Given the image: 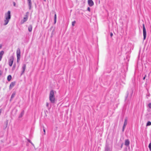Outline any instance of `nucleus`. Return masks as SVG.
Wrapping results in <instances>:
<instances>
[{"label":"nucleus","mask_w":151,"mask_h":151,"mask_svg":"<svg viewBox=\"0 0 151 151\" xmlns=\"http://www.w3.org/2000/svg\"><path fill=\"white\" fill-rule=\"evenodd\" d=\"M7 124H7V123L6 124V126H7Z\"/></svg>","instance_id":"34"},{"label":"nucleus","mask_w":151,"mask_h":151,"mask_svg":"<svg viewBox=\"0 0 151 151\" xmlns=\"http://www.w3.org/2000/svg\"><path fill=\"white\" fill-rule=\"evenodd\" d=\"M148 147L150 149V150L151 151V142H150L149 145Z\"/></svg>","instance_id":"21"},{"label":"nucleus","mask_w":151,"mask_h":151,"mask_svg":"<svg viewBox=\"0 0 151 151\" xmlns=\"http://www.w3.org/2000/svg\"><path fill=\"white\" fill-rule=\"evenodd\" d=\"M3 71L2 70H0V77L1 76L3 73Z\"/></svg>","instance_id":"23"},{"label":"nucleus","mask_w":151,"mask_h":151,"mask_svg":"<svg viewBox=\"0 0 151 151\" xmlns=\"http://www.w3.org/2000/svg\"><path fill=\"white\" fill-rule=\"evenodd\" d=\"M22 71L21 75H22L23 73H24L25 70L26 69V65L25 64H24L22 67Z\"/></svg>","instance_id":"6"},{"label":"nucleus","mask_w":151,"mask_h":151,"mask_svg":"<svg viewBox=\"0 0 151 151\" xmlns=\"http://www.w3.org/2000/svg\"><path fill=\"white\" fill-rule=\"evenodd\" d=\"M2 46V45H0V49L1 48Z\"/></svg>","instance_id":"32"},{"label":"nucleus","mask_w":151,"mask_h":151,"mask_svg":"<svg viewBox=\"0 0 151 151\" xmlns=\"http://www.w3.org/2000/svg\"><path fill=\"white\" fill-rule=\"evenodd\" d=\"M44 1H46V0H44Z\"/></svg>","instance_id":"36"},{"label":"nucleus","mask_w":151,"mask_h":151,"mask_svg":"<svg viewBox=\"0 0 151 151\" xmlns=\"http://www.w3.org/2000/svg\"><path fill=\"white\" fill-rule=\"evenodd\" d=\"M13 5L14 6H16V3L15 2H13Z\"/></svg>","instance_id":"27"},{"label":"nucleus","mask_w":151,"mask_h":151,"mask_svg":"<svg viewBox=\"0 0 151 151\" xmlns=\"http://www.w3.org/2000/svg\"><path fill=\"white\" fill-rule=\"evenodd\" d=\"M4 53V52L3 51H1L0 52V61L1 60Z\"/></svg>","instance_id":"12"},{"label":"nucleus","mask_w":151,"mask_h":151,"mask_svg":"<svg viewBox=\"0 0 151 151\" xmlns=\"http://www.w3.org/2000/svg\"><path fill=\"white\" fill-rule=\"evenodd\" d=\"M148 106L149 108H151V103H150L148 104Z\"/></svg>","instance_id":"24"},{"label":"nucleus","mask_w":151,"mask_h":151,"mask_svg":"<svg viewBox=\"0 0 151 151\" xmlns=\"http://www.w3.org/2000/svg\"><path fill=\"white\" fill-rule=\"evenodd\" d=\"M28 3V6H29V9H30L32 7V2L31 0H27Z\"/></svg>","instance_id":"10"},{"label":"nucleus","mask_w":151,"mask_h":151,"mask_svg":"<svg viewBox=\"0 0 151 151\" xmlns=\"http://www.w3.org/2000/svg\"><path fill=\"white\" fill-rule=\"evenodd\" d=\"M28 13V12L26 13V15H25V17L24 18L23 20L21 21V23L22 24L24 23L25 22L27 21L28 19V17L27 14Z\"/></svg>","instance_id":"5"},{"label":"nucleus","mask_w":151,"mask_h":151,"mask_svg":"<svg viewBox=\"0 0 151 151\" xmlns=\"http://www.w3.org/2000/svg\"><path fill=\"white\" fill-rule=\"evenodd\" d=\"M49 100L51 103H54L55 101L54 91L53 90H51L49 95Z\"/></svg>","instance_id":"2"},{"label":"nucleus","mask_w":151,"mask_h":151,"mask_svg":"<svg viewBox=\"0 0 151 151\" xmlns=\"http://www.w3.org/2000/svg\"><path fill=\"white\" fill-rule=\"evenodd\" d=\"M49 105V103L47 102L46 103V106L47 107H48Z\"/></svg>","instance_id":"26"},{"label":"nucleus","mask_w":151,"mask_h":151,"mask_svg":"<svg viewBox=\"0 0 151 151\" xmlns=\"http://www.w3.org/2000/svg\"><path fill=\"white\" fill-rule=\"evenodd\" d=\"M13 58H11L10 59L9 61V65L10 66H11L13 63Z\"/></svg>","instance_id":"7"},{"label":"nucleus","mask_w":151,"mask_h":151,"mask_svg":"<svg viewBox=\"0 0 151 151\" xmlns=\"http://www.w3.org/2000/svg\"><path fill=\"white\" fill-rule=\"evenodd\" d=\"M129 144V139H127L125 140V145L127 146H128Z\"/></svg>","instance_id":"11"},{"label":"nucleus","mask_w":151,"mask_h":151,"mask_svg":"<svg viewBox=\"0 0 151 151\" xmlns=\"http://www.w3.org/2000/svg\"><path fill=\"white\" fill-rule=\"evenodd\" d=\"M20 50L19 48H18L17 50V61L19 60L20 58Z\"/></svg>","instance_id":"3"},{"label":"nucleus","mask_w":151,"mask_h":151,"mask_svg":"<svg viewBox=\"0 0 151 151\" xmlns=\"http://www.w3.org/2000/svg\"><path fill=\"white\" fill-rule=\"evenodd\" d=\"M32 25L30 24L29 25L28 27V30L29 32H31L32 30Z\"/></svg>","instance_id":"13"},{"label":"nucleus","mask_w":151,"mask_h":151,"mask_svg":"<svg viewBox=\"0 0 151 151\" xmlns=\"http://www.w3.org/2000/svg\"><path fill=\"white\" fill-rule=\"evenodd\" d=\"M110 36L111 37H112V36L113 35V34H112V32L110 33Z\"/></svg>","instance_id":"28"},{"label":"nucleus","mask_w":151,"mask_h":151,"mask_svg":"<svg viewBox=\"0 0 151 151\" xmlns=\"http://www.w3.org/2000/svg\"><path fill=\"white\" fill-rule=\"evenodd\" d=\"M125 128H124V127H123L122 130L123 132L124 131V129H125Z\"/></svg>","instance_id":"30"},{"label":"nucleus","mask_w":151,"mask_h":151,"mask_svg":"<svg viewBox=\"0 0 151 151\" xmlns=\"http://www.w3.org/2000/svg\"><path fill=\"white\" fill-rule=\"evenodd\" d=\"M105 151H111L109 146H106L105 147Z\"/></svg>","instance_id":"14"},{"label":"nucleus","mask_w":151,"mask_h":151,"mask_svg":"<svg viewBox=\"0 0 151 151\" xmlns=\"http://www.w3.org/2000/svg\"><path fill=\"white\" fill-rule=\"evenodd\" d=\"M122 146H123V144H122L121 147V148H122Z\"/></svg>","instance_id":"33"},{"label":"nucleus","mask_w":151,"mask_h":151,"mask_svg":"<svg viewBox=\"0 0 151 151\" xmlns=\"http://www.w3.org/2000/svg\"><path fill=\"white\" fill-rule=\"evenodd\" d=\"M29 142H30V143H31V141H29Z\"/></svg>","instance_id":"35"},{"label":"nucleus","mask_w":151,"mask_h":151,"mask_svg":"<svg viewBox=\"0 0 151 151\" xmlns=\"http://www.w3.org/2000/svg\"><path fill=\"white\" fill-rule=\"evenodd\" d=\"M16 83L15 81L12 82L10 84L9 86V89H11L14 86Z\"/></svg>","instance_id":"9"},{"label":"nucleus","mask_w":151,"mask_h":151,"mask_svg":"<svg viewBox=\"0 0 151 151\" xmlns=\"http://www.w3.org/2000/svg\"><path fill=\"white\" fill-rule=\"evenodd\" d=\"M12 79V76L11 75H9L7 77V80L9 81Z\"/></svg>","instance_id":"17"},{"label":"nucleus","mask_w":151,"mask_h":151,"mask_svg":"<svg viewBox=\"0 0 151 151\" xmlns=\"http://www.w3.org/2000/svg\"><path fill=\"white\" fill-rule=\"evenodd\" d=\"M43 131L44 132V134H45V130L44 129H43Z\"/></svg>","instance_id":"31"},{"label":"nucleus","mask_w":151,"mask_h":151,"mask_svg":"<svg viewBox=\"0 0 151 151\" xmlns=\"http://www.w3.org/2000/svg\"><path fill=\"white\" fill-rule=\"evenodd\" d=\"M87 10L89 12L90 11V8L89 7H88L87 8Z\"/></svg>","instance_id":"25"},{"label":"nucleus","mask_w":151,"mask_h":151,"mask_svg":"<svg viewBox=\"0 0 151 151\" xmlns=\"http://www.w3.org/2000/svg\"><path fill=\"white\" fill-rule=\"evenodd\" d=\"M15 93H13L12 94V95H11V99L13 98L14 97V96H15Z\"/></svg>","instance_id":"20"},{"label":"nucleus","mask_w":151,"mask_h":151,"mask_svg":"<svg viewBox=\"0 0 151 151\" xmlns=\"http://www.w3.org/2000/svg\"><path fill=\"white\" fill-rule=\"evenodd\" d=\"M57 15L56 13H55L54 18V24H55L56 22Z\"/></svg>","instance_id":"15"},{"label":"nucleus","mask_w":151,"mask_h":151,"mask_svg":"<svg viewBox=\"0 0 151 151\" xmlns=\"http://www.w3.org/2000/svg\"><path fill=\"white\" fill-rule=\"evenodd\" d=\"M88 4L90 6H92L94 4L92 0H88Z\"/></svg>","instance_id":"8"},{"label":"nucleus","mask_w":151,"mask_h":151,"mask_svg":"<svg viewBox=\"0 0 151 151\" xmlns=\"http://www.w3.org/2000/svg\"><path fill=\"white\" fill-rule=\"evenodd\" d=\"M75 23H76V21H75L72 22V25L73 26H74V24H75Z\"/></svg>","instance_id":"22"},{"label":"nucleus","mask_w":151,"mask_h":151,"mask_svg":"<svg viewBox=\"0 0 151 151\" xmlns=\"http://www.w3.org/2000/svg\"><path fill=\"white\" fill-rule=\"evenodd\" d=\"M143 35L144 36L143 39L145 40L146 37V31L145 27L144 24H143Z\"/></svg>","instance_id":"4"},{"label":"nucleus","mask_w":151,"mask_h":151,"mask_svg":"<svg viewBox=\"0 0 151 151\" xmlns=\"http://www.w3.org/2000/svg\"><path fill=\"white\" fill-rule=\"evenodd\" d=\"M151 125V122L150 121H148L146 124V126H148Z\"/></svg>","instance_id":"19"},{"label":"nucleus","mask_w":151,"mask_h":151,"mask_svg":"<svg viewBox=\"0 0 151 151\" xmlns=\"http://www.w3.org/2000/svg\"><path fill=\"white\" fill-rule=\"evenodd\" d=\"M146 75H145V76L143 77V80H145L146 78Z\"/></svg>","instance_id":"29"},{"label":"nucleus","mask_w":151,"mask_h":151,"mask_svg":"<svg viewBox=\"0 0 151 151\" xmlns=\"http://www.w3.org/2000/svg\"><path fill=\"white\" fill-rule=\"evenodd\" d=\"M24 114V111H22L21 112L19 116V118L22 117L23 116V115Z\"/></svg>","instance_id":"18"},{"label":"nucleus","mask_w":151,"mask_h":151,"mask_svg":"<svg viewBox=\"0 0 151 151\" xmlns=\"http://www.w3.org/2000/svg\"><path fill=\"white\" fill-rule=\"evenodd\" d=\"M127 96H126V98H127Z\"/></svg>","instance_id":"37"},{"label":"nucleus","mask_w":151,"mask_h":151,"mask_svg":"<svg viewBox=\"0 0 151 151\" xmlns=\"http://www.w3.org/2000/svg\"><path fill=\"white\" fill-rule=\"evenodd\" d=\"M127 119H126L124 120V124L123 127H124V128H125L126 125H127Z\"/></svg>","instance_id":"16"},{"label":"nucleus","mask_w":151,"mask_h":151,"mask_svg":"<svg viewBox=\"0 0 151 151\" xmlns=\"http://www.w3.org/2000/svg\"><path fill=\"white\" fill-rule=\"evenodd\" d=\"M11 18V12L10 11H8L7 13L5 14L4 22L3 24L4 25H6L8 24Z\"/></svg>","instance_id":"1"}]
</instances>
